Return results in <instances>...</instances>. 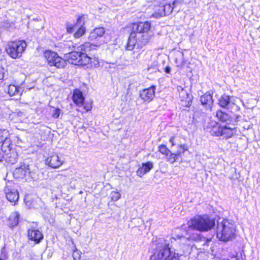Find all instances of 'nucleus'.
<instances>
[{"label":"nucleus","instance_id":"obj_39","mask_svg":"<svg viewBox=\"0 0 260 260\" xmlns=\"http://www.w3.org/2000/svg\"><path fill=\"white\" fill-rule=\"evenodd\" d=\"M91 106L90 105L84 106V109H85V110L86 111L90 110L91 109Z\"/></svg>","mask_w":260,"mask_h":260},{"label":"nucleus","instance_id":"obj_41","mask_svg":"<svg viewBox=\"0 0 260 260\" xmlns=\"http://www.w3.org/2000/svg\"><path fill=\"white\" fill-rule=\"evenodd\" d=\"M174 137H172L170 139V142L172 143V146H174L175 145L174 144Z\"/></svg>","mask_w":260,"mask_h":260},{"label":"nucleus","instance_id":"obj_20","mask_svg":"<svg viewBox=\"0 0 260 260\" xmlns=\"http://www.w3.org/2000/svg\"><path fill=\"white\" fill-rule=\"evenodd\" d=\"M200 101L202 104L208 109H211V106L213 103L212 96L208 93H206L201 96Z\"/></svg>","mask_w":260,"mask_h":260},{"label":"nucleus","instance_id":"obj_15","mask_svg":"<svg viewBox=\"0 0 260 260\" xmlns=\"http://www.w3.org/2000/svg\"><path fill=\"white\" fill-rule=\"evenodd\" d=\"M8 135H9V134H6L4 136V138L2 142V144L1 145L2 150L6 154H8L12 150L13 147V144L12 141L7 137Z\"/></svg>","mask_w":260,"mask_h":260},{"label":"nucleus","instance_id":"obj_26","mask_svg":"<svg viewBox=\"0 0 260 260\" xmlns=\"http://www.w3.org/2000/svg\"><path fill=\"white\" fill-rule=\"evenodd\" d=\"M151 38V36L145 33L143 34H138V39L139 41L141 43V45H145L149 42Z\"/></svg>","mask_w":260,"mask_h":260},{"label":"nucleus","instance_id":"obj_27","mask_svg":"<svg viewBox=\"0 0 260 260\" xmlns=\"http://www.w3.org/2000/svg\"><path fill=\"white\" fill-rule=\"evenodd\" d=\"M216 117L219 120L222 122H227L230 118L229 116L227 114L223 112L221 110L217 111Z\"/></svg>","mask_w":260,"mask_h":260},{"label":"nucleus","instance_id":"obj_30","mask_svg":"<svg viewBox=\"0 0 260 260\" xmlns=\"http://www.w3.org/2000/svg\"><path fill=\"white\" fill-rule=\"evenodd\" d=\"M110 197L112 201H117L121 198V194L115 191H113L110 193Z\"/></svg>","mask_w":260,"mask_h":260},{"label":"nucleus","instance_id":"obj_23","mask_svg":"<svg viewBox=\"0 0 260 260\" xmlns=\"http://www.w3.org/2000/svg\"><path fill=\"white\" fill-rule=\"evenodd\" d=\"M153 167L152 164H142L137 171V175L142 177L145 174L148 172Z\"/></svg>","mask_w":260,"mask_h":260},{"label":"nucleus","instance_id":"obj_31","mask_svg":"<svg viewBox=\"0 0 260 260\" xmlns=\"http://www.w3.org/2000/svg\"><path fill=\"white\" fill-rule=\"evenodd\" d=\"M78 26V25L76 24H70L69 22L66 23V27L67 31L69 34H72L74 32L75 28H76Z\"/></svg>","mask_w":260,"mask_h":260},{"label":"nucleus","instance_id":"obj_33","mask_svg":"<svg viewBox=\"0 0 260 260\" xmlns=\"http://www.w3.org/2000/svg\"><path fill=\"white\" fill-rule=\"evenodd\" d=\"M51 114L52 117L54 118H58L60 114V109L58 108L53 109L52 111Z\"/></svg>","mask_w":260,"mask_h":260},{"label":"nucleus","instance_id":"obj_3","mask_svg":"<svg viewBox=\"0 0 260 260\" xmlns=\"http://www.w3.org/2000/svg\"><path fill=\"white\" fill-rule=\"evenodd\" d=\"M161 245L151 256L150 260H178L179 254L172 251L169 247V243L165 240H160Z\"/></svg>","mask_w":260,"mask_h":260},{"label":"nucleus","instance_id":"obj_46","mask_svg":"<svg viewBox=\"0 0 260 260\" xmlns=\"http://www.w3.org/2000/svg\"><path fill=\"white\" fill-rule=\"evenodd\" d=\"M222 260H229V259L227 258H222Z\"/></svg>","mask_w":260,"mask_h":260},{"label":"nucleus","instance_id":"obj_8","mask_svg":"<svg viewBox=\"0 0 260 260\" xmlns=\"http://www.w3.org/2000/svg\"><path fill=\"white\" fill-rule=\"evenodd\" d=\"M44 56L50 66H55L57 68H63L67 64L66 61L59 56L56 52L47 50L44 53Z\"/></svg>","mask_w":260,"mask_h":260},{"label":"nucleus","instance_id":"obj_6","mask_svg":"<svg viewBox=\"0 0 260 260\" xmlns=\"http://www.w3.org/2000/svg\"><path fill=\"white\" fill-rule=\"evenodd\" d=\"M27 46L24 40H17L8 43L6 49L7 53L12 58H20Z\"/></svg>","mask_w":260,"mask_h":260},{"label":"nucleus","instance_id":"obj_34","mask_svg":"<svg viewBox=\"0 0 260 260\" xmlns=\"http://www.w3.org/2000/svg\"><path fill=\"white\" fill-rule=\"evenodd\" d=\"M6 134H8V131H6L5 129L2 130L0 129V144L2 143V142L3 141L4 136Z\"/></svg>","mask_w":260,"mask_h":260},{"label":"nucleus","instance_id":"obj_36","mask_svg":"<svg viewBox=\"0 0 260 260\" xmlns=\"http://www.w3.org/2000/svg\"><path fill=\"white\" fill-rule=\"evenodd\" d=\"M59 166H60V165H58L57 164H53V163L48 164V168L56 169V168H59Z\"/></svg>","mask_w":260,"mask_h":260},{"label":"nucleus","instance_id":"obj_35","mask_svg":"<svg viewBox=\"0 0 260 260\" xmlns=\"http://www.w3.org/2000/svg\"><path fill=\"white\" fill-rule=\"evenodd\" d=\"M6 70L2 67L0 66V80H3L4 78Z\"/></svg>","mask_w":260,"mask_h":260},{"label":"nucleus","instance_id":"obj_12","mask_svg":"<svg viewBox=\"0 0 260 260\" xmlns=\"http://www.w3.org/2000/svg\"><path fill=\"white\" fill-rule=\"evenodd\" d=\"M76 45L71 40L64 41L59 42L57 45V47L59 49V51L62 52L64 54H68L71 51L74 50Z\"/></svg>","mask_w":260,"mask_h":260},{"label":"nucleus","instance_id":"obj_7","mask_svg":"<svg viewBox=\"0 0 260 260\" xmlns=\"http://www.w3.org/2000/svg\"><path fill=\"white\" fill-rule=\"evenodd\" d=\"M236 98L227 94H223L218 100V104L222 107L226 108L231 112L235 113L239 111V107L236 104Z\"/></svg>","mask_w":260,"mask_h":260},{"label":"nucleus","instance_id":"obj_45","mask_svg":"<svg viewBox=\"0 0 260 260\" xmlns=\"http://www.w3.org/2000/svg\"><path fill=\"white\" fill-rule=\"evenodd\" d=\"M236 254H234H234H232V255H231V257L232 258H235V257H236Z\"/></svg>","mask_w":260,"mask_h":260},{"label":"nucleus","instance_id":"obj_42","mask_svg":"<svg viewBox=\"0 0 260 260\" xmlns=\"http://www.w3.org/2000/svg\"><path fill=\"white\" fill-rule=\"evenodd\" d=\"M176 63L177 64V67H180V68H181L182 67V66H183V62H181L180 63H178L177 62V59L176 60Z\"/></svg>","mask_w":260,"mask_h":260},{"label":"nucleus","instance_id":"obj_10","mask_svg":"<svg viewBox=\"0 0 260 260\" xmlns=\"http://www.w3.org/2000/svg\"><path fill=\"white\" fill-rule=\"evenodd\" d=\"M155 86L151 87L140 91L139 96L145 102L149 103L153 99L155 96Z\"/></svg>","mask_w":260,"mask_h":260},{"label":"nucleus","instance_id":"obj_24","mask_svg":"<svg viewBox=\"0 0 260 260\" xmlns=\"http://www.w3.org/2000/svg\"><path fill=\"white\" fill-rule=\"evenodd\" d=\"M6 92H7L10 96H14L18 94L20 92V87L14 84H10L7 86L5 89Z\"/></svg>","mask_w":260,"mask_h":260},{"label":"nucleus","instance_id":"obj_22","mask_svg":"<svg viewBox=\"0 0 260 260\" xmlns=\"http://www.w3.org/2000/svg\"><path fill=\"white\" fill-rule=\"evenodd\" d=\"M105 33V28L103 27H99L95 28L91 31L89 36L90 40L95 39L97 37H102Z\"/></svg>","mask_w":260,"mask_h":260},{"label":"nucleus","instance_id":"obj_18","mask_svg":"<svg viewBox=\"0 0 260 260\" xmlns=\"http://www.w3.org/2000/svg\"><path fill=\"white\" fill-rule=\"evenodd\" d=\"M73 101L74 103L78 106H81L84 101L82 92L78 89H75L74 91L72 96Z\"/></svg>","mask_w":260,"mask_h":260},{"label":"nucleus","instance_id":"obj_48","mask_svg":"<svg viewBox=\"0 0 260 260\" xmlns=\"http://www.w3.org/2000/svg\"><path fill=\"white\" fill-rule=\"evenodd\" d=\"M21 168L16 169V170H19Z\"/></svg>","mask_w":260,"mask_h":260},{"label":"nucleus","instance_id":"obj_2","mask_svg":"<svg viewBox=\"0 0 260 260\" xmlns=\"http://www.w3.org/2000/svg\"><path fill=\"white\" fill-rule=\"evenodd\" d=\"M236 228L235 225L227 219L217 221L216 236L220 241L227 242L235 238Z\"/></svg>","mask_w":260,"mask_h":260},{"label":"nucleus","instance_id":"obj_21","mask_svg":"<svg viewBox=\"0 0 260 260\" xmlns=\"http://www.w3.org/2000/svg\"><path fill=\"white\" fill-rule=\"evenodd\" d=\"M19 216L20 215L18 212H14L11 214L8 221V224L11 228L18 224Z\"/></svg>","mask_w":260,"mask_h":260},{"label":"nucleus","instance_id":"obj_14","mask_svg":"<svg viewBox=\"0 0 260 260\" xmlns=\"http://www.w3.org/2000/svg\"><path fill=\"white\" fill-rule=\"evenodd\" d=\"M28 239L34 241L36 243H39L43 239V234L39 230L35 229H29L27 231Z\"/></svg>","mask_w":260,"mask_h":260},{"label":"nucleus","instance_id":"obj_32","mask_svg":"<svg viewBox=\"0 0 260 260\" xmlns=\"http://www.w3.org/2000/svg\"><path fill=\"white\" fill-rule=\"evenodd\" d=\"M180 150L178 151V153L177 154H179V158H180V153H184L186 150H187L188 147L187 145L185 144L180 145Z\"/></svg>","mask_w":260,"mask_h":260},{"label":"nucleus","instance_id":"obj_9","mask_svg":"<svg viewBox=\"0 0 260 260\" xmlns=\"http://www.w3.org/2000/svg\"><path fill=\"white\" fill-rule=\"evenodd\" d=\"M12 182H8L4 188V191L7 200L10 202L15 203L19 199V193L14 187Z\"/></svg>","mask_w":260,"mask_h":260},{"label":"nucleus","instance_id":"obj_29","mask_svg":"<svg viewBox=\"0 0 260 260\" xmlns=\"http://www.w3.org/2000/svg\"><path fill=\"white\" fill-rule=\"evenodd\" d=\"M88 58L89 59V60L87 63V64H90L91 67H93L97 68L100 66L99 62L97 58L96 57H90L88 56Z\"/></svg>","mask_w":260,"mask_h":260},{"label":"nucleus","instance_id":"obj_16","mask_svg":"<svg viewBox=\"0 0 260 260\" xmlns=\"http://www.w3.org/2000/svg\"><path fill=\"white\" fill-rule=\"evenodd\" d=\"M84 17L83 16L79 17L77 19V25L79 26V28L74 35L75 38H79L85 33L86 28L84 26Z\"/></svg>","mask_w":260,"mask_h":260},{"label":"nucleus","instance_id":"obj_19","mask_svg":"<svg viewBox=\"0 0 260 260\" xmlns=\"http://www.w3.org/2000/svg\"><path fill=\"white\" fill-rule=\"evenodd\" d=\"M137 38L138 35L136 34L135 31L131 33L125 47L127 50L132 51L133 50L137 43Z\"/></svg>","mask_w":260,"mask_h":260},{"label":"nucleus","instance_id":"obj_1","mask_svg":"<svg viewBox=\"0 0 260 260\" xmlns=\"http://www.w3.org/2000/svg\"><path fill=\"white\" fill-rule=\"evenodd\" d=\"M91 44L89 42L76 47L74 50L68 53V60L69 63L76 66H86L89 59L86 52L91 49Z\"/></svg>","mask_w":260,"mask_h":260},{"label":"nucleus","instance_id":"obj_25","mask_svg":"<svg viewBox=\"0 0 260 260\" xmlns=\"http://www.w3.org/2000/svg\"><path fill=\"white\" fill-rule=\"evenodd\" d=\"M235 127H228L226 125L222 126V133L221 136L224 138H228L231 137L233 134Z\"/></svg>","mask_w":260,"mask_h":260},{"label":"nucleus","instance_id":"obj_37","mask_svg":"<svg viewBox=\"0 0 260 260\" xmlns=\"http://www.w3.org/2000/svg\"><path fill=\"white\" fill-rule=\"evenodd\" d=\"M188 95V93L185 91H184V92H181L179 93V96L183 99L187 98Z\"/></svg>","mask_w":260,"mask_h":260},{"label":"nucleus","instance_id":"obj_11","mask_svg":"<svg viewBox=\"0 0 260 260\" xmlns=\"http://www.w3.org/2000/svg\"><path fill=\"white\" fill-rule=\"evenodd\" d=\"M158 148L160 152L167 157L168 161H170L171 162H174L175 161L179 160V154L172 153L166 145H161Z\"/></svg>","mask_w":260,"mask_h":260},{"label":"nucleus","instance_id":"obj_28","mask_svg":"<svg viewBox=\"0 0 260 260\" xmlns=\"http://www.w3.org/2000/svg\"><path fill=\"white\" fill-rule=\"evenodd\" d=\"M222 126L216 125L214 126L210 131V133L213 136H221V133H222Z\"/></svg>","mask_w":260,"mask_h":260},{"label":"nucleus","instance_id":"obj_13","mask_svg":"<svg viewBox=\"0 0 260 260\" xmlns=\"http://www.w3.org/2000/svg\"><path fill=\"white\" fill-rule=\"evenodd\" d=\"M182 229L186 231V235L184 237L189 241H200L201 240V235L200 234L194 232V229H189L188 225H182Z\"/></svg>","mask_w":260,"mask_h":260},{"label":"nucleus","instance_id":"obj_49","mask_svg":"<svg viewBox=\"0 0 260 260\" xmlns=\"http://www.w3.org/2000/svg\"><path fill=\"white\" fill-rule=\"evenodd\" d=\"M75 252H76V251L75 250L74 252L73 255H75Z\"/></svg>","mask_w":260,"mask_h":260},{"label":"nucleus","instance_id":"obj_38","mask_svg":"<svg viewBox=\"0 0 260 260\" xmlns=\"http://www.w3.org/2000/svg\"><path fill=\"white\" fill-rule=\"evenodd\" d=\"M177 89L179 93L181 92H184V91H185L183 88L181 86H178L177 87Z\"/></svg>","mask_w":260,"mask_h":260},{"label":"nucleus","instance_id":"obj_40","mask_svg":"<svg viewBox=\"0 0 260 260\" xmlns=\"http://www.w3.org/2000/svg\"><path fill=\"white\" fill-rule=\"evenodd\" d=\"M171 68L170 67H166L165 68V72L167 73H170V72H171Z\"/></svg>","mask_w":260,"mask_h":260},{"label":"nucleus","instance_id":"obj_47","mask_svg":"<svg viewBox=\"0 0 260 260\" xmlns=\"http://www.w3.org/2000/svg\"><path fill=\"white\" fill-rule=\"evenodd\" d=\"M2 157H0V162L2 161H3V159L1 158Z\"/></svg>","mask_w":260,"mask_h":260},{"label":"nucleus","instance_id":"obj_44","mask_svg":"<svg viewBox=\"0 0 260 260\" xmlns=\"http://www.w3.org/2000/svg\"><path fill=\"white\" fill-rule=\"evenodd\" d=\"M3 257H4V258H6V256L5 254H4V256H1V257H0V260H4V259H3Z\"/></svg>","mask_w":260,"mask_h":260},{"label":"nucleus","instance_id":"obj_43","mask_svg":"<svg viewBox=\"0 0 260 260\" xmlns=\"http://www.w3.org/2000/svg\"><path fill=\"white\" fill-rule=\"evenodd\" d=\"M241 117V116L239 115H236V117H235V120L236 121H239V118Z\"/></svg>","mask_w":260,"mask_h":260},{"label":"nucleus","instance_id":"obj_5","mask_svg":"<svg viewBox=\"0 0 260 260\" xmlns=\"http://www.w3.org/2000/svg\"><path fill=\"white\" fill-rule=\"evenodd\" d=\"M215 225V221L208 216L195 217L187 222L189 229H194L200 232H206L211 229Z\"/></svg>","mask_w":260,"mask_h":260},{"label":"nucleus","instance_id":"obj_4","mask_svg":"<svg viewBox=\"0 0 260 260\" xmlns=\"http://www.w3.org/2000/svg\"><path fill=\"white\" fill-rule=\"evenodd\" d=\"M184 0H164L155 7L152 16L158 18L170 14L174 8L179 6Z\"/></svg>","mask_w":260,"mask_h":260},{"label":"nucleus","instance_id":"obj_17","mask_svg":"<svg viewBox=\"0 0 260 260\" xmlns=\"http://www.w3.org/2000/svg\"><path fill=\"white\" fill-rule=\"evenodd\" d=\"M151 28L150 23L146 22H141L136 25V30L137 31L136 34L138 35V34H143L147 33Z\"/></svg>","mask_w":260,"mask_h":260}]
</instances>
